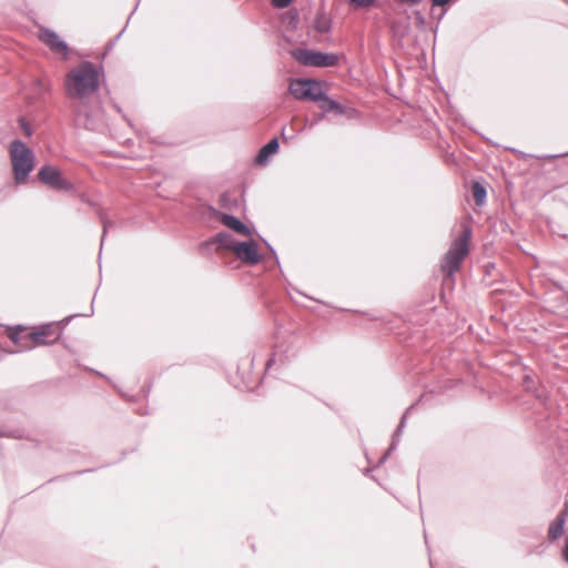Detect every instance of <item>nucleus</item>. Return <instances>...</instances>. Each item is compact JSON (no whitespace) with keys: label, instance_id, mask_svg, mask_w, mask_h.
<instances>
[{"label":"nucleus","instance_id":"1","mask_svg":"<svg viewBox=\"0 0 568 568\" xmlns=\"http://www.w3.org/2000/svg\"><path fill=\"white\" fill-rule=\"evenodd\" d=\"M102 78L100 69L84 61L73 67L65 75L64 91L69 98L82 99L94 93Z\"/></svg>","mask_w":568,"mask_h":568},{"label":"nucleus","instance_id":"2","mask_svg":"<svg viewBox=\"0 0 568 568\" xmlns=\"http://www.w3.org/2000/svg\"><path fill=\"white\" fill-rule=\"evenodd\" d=\"M470 241L471 230L465 226L462 234L453 241L448 252L442 260L440 268L443 273L452 276L459 270L462 262L469 253Z\"/></svg>","mask_w":568,"mask_h":568},{"label":"nucleus","instance_id":"3","mask_svg":"<svg viewBox=\"0 0 568 568\" xmlns=\"http://www.w3.org/2000/svg\"><path fill=\"white\" fill-rule=\"evenodd\" d=\"M16 182L23 183L33 170V152L21 141H13L9 148Z\"/></svg>","mask_w":568,"mask_h":568},{"label":"nucleus","instance_id":"4","mask_svg":"<svg viewBox=\"0 0 568 568\" xmlns=\"http://www.w3.org/2000/svg\"><path fill=\"white\" fill-rule=\"evenodd\" d=\"M61 336L60 326L57 323H50L34 327L27 333L29 344H23V349H31L37 346H45L55 343Z\"/></svg>","mask_w":568,"mask_h":568},{"label":"nucleus","instance_id":"5","mask_svg":"<svg viewBox=\"0 0 568 568\" xmlns=\"http://www.w3.org/2000/svg\"><path fill=\"white\" fill-rule=\"evenodd\" d=\"M290 92L298 100L316 101L323 98V90L320 82L311 79L293 80L290 84Z\"/></svg>","mask_w":568,"mask_h":568},{"label":"nucleus","instance_id":"6","mask_svg":"<svg viewBox=\"0 0 568 568\" xmlns=\"http://www.w3.org/2000/svg\"><path fill=\"white\" fill-rule=\"evenodd\" d=\"M38 179L41 183L58 191L70 192L74 190L73 183L65 179L58 168L51 165L42 166L38 172Z\"/></svg>","mask_w":568,"mask_h":568},{"label":"nucleus","instance_id":"7","mask_svg":"<svg viewBox=\"0 0 568 568\" xmlns=\"http://www.w3.org/2000/svg\"><path fill=\"white\" fill-rule=\"evenodd\" d=\"M295 60L304 65L333 67L337 64V57L332 53H322L312 50L296 49L292 52Z\"/></svg>","mask_w":568,"mask_h":568},{"label":"nucleus","instance_id":"8","mask_svg":"<svg viewBox=\"0 0 568 568\" xmlns=\"http://www.w3.org/2000/svg\"><path fill=\"white\" fill-rule=\"evenodd\" d=\"M235 256L247 265H255L262 260L258 245L255 241L239 242L234 246Z\"/></svg>","mask_w":568,"mask_h":568},{"label":"nucleus","instance_id":"9","mask_svg":"<svg viewBox=\"0 0 568 568\" xmlns=\"http://www.w3.org/2000/svg\"><path fill=\"white\" fill-rule=\"evenodd\" d=\"M39 39L53 52L67 55L68 47L54 31L42 28L39 31Z\"/></svg>","mask_w":568,"mask_h":568},{"label":"nucleus","instance_id":"10","mask_svg":"<svg viewBox=\"0 0 568 568\" xmlns=\"http://www.w3.org/2000/svg\"><path fill=\"white\" fill-rule=\"evenodd\" d=\"M27 331L24 326H9L6 328L7 336L18 346L23 348V344H29L27 334H23Z\"/></svg>","mask_w":568,"mask_h":568},{"label":"nucleus","instance_id":"11","mask_svg":"<svg viewBox=\"0 0 568 568\" xmlns=\"http://www.w3.org/2000/svg\"><path fill=\"white\" fill-rule=\"evenodd\" d=\"M221 222L229 229L233 230L237 234L250 235V229L244 225L240 220L232 215L223 214L221 217Z\"/></svg>","mask_w":568,"mask_h":568},{"label":"nucleus","instance_id":"12","mask_svg":"<svg viewBox=\"0 0 568 568\" xmlns=\"http://www.w3.org/2000/svg\"><path fill=\"white\" fill-rule=\"evenodd\" d=\"M278 150V142H277V139H272L266 145H264L257 156H256V162L258 164H263L270 155L276 153Z\"/></svg>","mask_w":568,"mask_h":568},{"label":"nucleus","instance_id":"13","mask_svg":"<svg viewBox=\"0 0 568 568\" xmlns=\"http://www.w3.org/2000/svg\"><path fill=\"white\" fill-rule=\"evenodd\" d=\"M317 102L321 103L320 108L324 112H333L336 114H342L344 112L343 106L338 102L325 97L324 93H323V98L321 100H317Z\"/></svg>","mask_w":568,"mask_h":568},{"label":"nucleus","instance_id":"14","mask_svg":"<svg viewBox=\"0 0 568 568\" xmlns=\"http://www.w3.org/2000/svg\"><path fill=\"white\" fill-rule=\"evenodd\" d=\"M214 242L222 248H226L231 252H234V246L239 244L230 234L220 233L215 236Z\"/></svg>","mask_w":568,"mask_h":568},{"label":"nucleus","instance_id":"15","mask_svg":"<svg viewBox=\"0 0 568 568\" xmlns=\"http://www.w3.org/2000/svg\"><path fill=\"white\" fill-rule=\"evenodd\" d=\"M564 523H565V519L561 517H558L555 521L551 523L549 530H548V536L550 539L555 540L562 535Z\"/></svg>","mask_w":568,"mask_h":568},{"label":"nucleus","instance_id":"16","mask_svg":"<svg viewBox=\"0 0 568 568\" xmlns=\"http://www.w3.org/2000/svg\"><path fill=\"white\" fill-rule=\"evenodd\" d=\"M473 196L477 205H483L486 200V189L479 183L474 182L471 186Z\"/></svg>","mask_w":568,"mask_h":568},{"label":"nucleus","instance_id":"17","mask_svg":"<svg viewBox=\"0 0 568 568\" xmlns=\"http://www.w3.org/2000/svg\"><path fill=\"white\" fill-rule=\"evenodd\" d=\"M375 2V0H349V3L354 8H366L372 6Z\"/></svg>","mask_w":568,"mask_h":568},{"label":"nucleus","instance_id":"18","mask_svg":"<svg viewBox=\"0 0 568 568\" xmlns=\"http://www.w3.org/2000/svg\"><path fill=\"white\" fill-rule=\"evenodd\" d=\"M292 2H293V0H272L271 1L272 6L275 8H278V9L287 8Z\"/></svg>","mask_w":568,"mask_h":568},{"label":"nucleus","instance_id":"19","mask_svg":"<svg viewBox=\"0 0 568 568\" xmlns=\"http://www.w3.org/2000/svg\"><path fill=\"white\" fill-rule=\"evenodd\" d=\"M450 0H433V4L434 6H445L449 2Z\"/></svg>","mask_w":568,"mask_h":568},{"label":"nucleus","instance_id":"20","mask_svg":"<svg viewBox=\"0 0 568 568\" xmlns=\"http://www.w3.org/2000/svg\"><path fill=\"white\" fill-rule=\"evenodd\" d=\"M21 124H22V128H23V131L27 135H31L32 131L30 130V128L28 125L24 124V121L21 120Z\"/></svg>","mask_w":568,"mask_h":568},{"label":"nucleus","instance_id":"21","mask_svg":"<svg viewBox=\"0 0 568 568\" xmlns=\"http://www.w3.org/2000/svg\"><path fill=\"white\" fill-rule=\"evenodd\" d=\"M564 558L566 561H568V538H567V542H566V546L564 549Z\"/></svg>","mask_w":568,"mask_h":568},{"label":"nucleus","instance_id":"22","mask_svg":"<svg viewBox=\"0 0 568 568\" xmlns=\"http://www.w3.org/2000/svg\"><path fill=\"white\" fill-rule=\"evenodd\" d=\"M400 2L408 3V4H415L418 3L420 0H399Z\"/></svg>","mask_w":568,"mask_h":568}]
</instances>
